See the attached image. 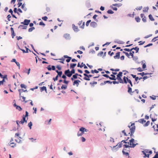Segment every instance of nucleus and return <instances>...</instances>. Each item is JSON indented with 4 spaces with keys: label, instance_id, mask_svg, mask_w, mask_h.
<instances>
[{
    "label": "nucleus",
    "instance_id": "obj_1",
    "mask_svg": "<svg viewBox=\"0 0 158 158\" xmlns=\"http://www.w3.org/2000/svg\"><path fill=\"white\" fill-rule=\"evenodd\" d=\"M128 127L129 128L130 132L128 131L127 130H126V131L127 132V133L128 134H130V136H131L133 135V134L134 133L135 131V123H132L131 126H128Z\"/></svg>",
    "mask_w": 158,
    "mask_h": 158
},
{
    "label": "nucleus",
    "instance_id": "obj_2",
    "mask_svg": "<svg viewBox=\"0 0 158 158\" xmlns=\"http://www.w3.org/2000/svg\"><path fill=\"white\" fill-rule=\"evenodd\" d=\"M120 83L125 84H127L128 83L130 84L131 86H133V85L131 80L129 79L127 77L124 76L123 77V80H122Z\"/></svg>",
    "mask_w": 158,
    "mask_h": 158
},
{
    "label": "nucleus",
    "instance_id": "obj_3",
    "mask_svg": "<svg viewBox=\"0 0 158 158\" xmlns=\"http://www.w3.org/2000/svg\"><path fill=\"white\" fill-rule=\"evenodd\" d=\"M28 113L27 111H26L25 115V116H23V119L19 122V123L23 124L24 122L27 123V120H26V117H28Z\"/></svg>",
    "mask_w": 158,
    "mask_h": 158
},
{
    "label": "nucleus",
    "instance_id": "obj_4",
    "mask_svg": "<svg viewBox=\"0 0 158 158\" xmlns=\"http://www.w3.org/2000/svg\"><path fill=\"white\" fill-rule=\"evenodd\" d=\"M135 140L133 139H131L129 140L130 147L131 148H134L137 143L135 144L134 143Z\"/></svg>",
    "mask_w": 158,
    "mask_h": 158
},
{
    "label": "nucleus",
    "instance_id": "obj_5",
    "mask_svg": "<svg viewBox=\"0 0 158 158\" xmlns=\"http://www.w3.org/2000/svg\"><path fill=\"white\" fill-rule=\"evenodd\" d=\"M123 73L122 72H120L117 75L116 78L117 79L118 81L120 83L122 79L121 77L122 76Z\"/></svg>",
    "mask_w": 158,
    "mask_h": 158
},
{
    "label": "nucleus",
    "instance_id": "obj_6",
    "mask_svg": "<svg viewBox=\"0 0 158 158\" xmlns=\"http://www.w3.org/2000/svg\"><path fill=\"white\" fill-rule=\"evenodd\" d=\"M157 115L155 113L152 114L150 115V118H151L152 122H154L157 119Z\"/></svg>",
    "mask_w": 158,
    "mask_h": 158
},
{
    "label": "nucleus",
    "instance_id": "obj_7",
    "mask_svg": "<svg viewBox=\"0 0 158 158\" xmlns=\"http://www.w3.org/2000/svg\"><path fill=\"white\" fill-rule=\"evenodd\" d=\"M64 74L69 77H70L72 75V74L71 73L69 69H68L65 71V72H64Z\"/></svg>",
    "mask_w": 158,
    "mask_h": 158
},
{
    "label": "nucleus",
    "instance_id": "obj_8",
    "mask_svg": "<svg viewBox=\"0 0 158 158\" xmlns=\"http://www.w3.org/2000/svg\"><path fill=\"white\" fill-rule=\"evenodd\" d=\"M2 78L3 79L2 80L0 81V85H3V84L4 82H5V79L7 80V75H3V77Z\"/></svg>",
    "mask_w": 158,
    "mask_h": 158
},
{
    "label": "nucleus",
    "instance_id": "obj_9",
    "mask_svg": "<svg viewBox=\"0 0 158 158\" xmlns=\"http://www.w3.org/2000/svg\"><path fill=\"white\" fill-rule=\"evenodd\" d=\"M81 82V81L79 80H75L74 81L73 83V85H76L78 86L79 85V83Z\"/></svg>",
    "mask_w": 158,
    "mask_h": 158
},
{
    "label": "nucleus",
    "instance_id": "obj_10",
    "mask_svg": "<svg viewBox=\"0 0 158 158\" xmlns=\"http://www.w3.org/2000/svg\"><path fill=\"white\" fill-rule=\"evenodd\" d=\"M31 21L30 20L25 19L24 21L21 23V24H23L25 25H27Z\"/></svg>",
    "mask_w": 158,
    "mask_h": 158
},
{
    "label": "nucleus",
    "instance_id": "obj_11",
    "mask_svg": "<svg viewBox=\"0 0 158 158\" xmlns=\"http://www.w3.org/2000/svg\"><path fill=\"white\" fill-rule=\"evenodd\" d=\"M51 66L49 65L48 66L47 68L48 69L49 71H51V70H56V68L55 66L52 65V67H50Z\"/></svg>",
    "mask_w": 158,
    "mask_h": 158
},
{
    "label": "nucleus",
    "instance_id": "obj_12",
    "mask_svg": "<svg viewBox=\"0 0 158 158\" xmlns=\"http://www.w3.org/2000/svg\"><path fill=\"white\" fill-rule=\"evenodd\" d=\"M90 25L91 27H92L93 28H95L97 26V24L95 22L93 21L90 23Z\"/></svg>",
    "mask_w": 158,
    "mask_h": 158
},
{
    "label": "nucleus",
    "instance_id": "obj_13",
    "mask_svg": "<svg viewBox=\"0 0 158 158\" xmlns=\"http://www.w3.org/2000/svg\"><path fill=\"white\" fill-rule=\"evenodd\" d=\"M127 88H128V92L130 94H132L133 93L132 92V88L131 87H130L129 85H127Z\"/></svg>",
    "mask_w": 158,
    "mask_h": 158
},
{
    "label": "nucleus",
    "instance_id": "obj_14",
    "mask_svg": "<svg viewBox=\"0 0 158 158\" xmlns=\"http://www.w3.org/2000/svg\"><path fill=\"white\" fill-rule=\"evenodd\" d=\"M115 59H119L120 57V52H118L116 53L115 56L114 57Z\"/></svg>",
    "mask_w": 158,
    "mask_h": 158
},
{
    "label": "nucleus",
    "instance_id": "obj_15",
    "mask_svg": "<svg viewBox=\"0 0 158 158\" xmlns=\"http://www.w3.org/2000/svg\"><path fill=\"white\" fill-rule=\"evenodd\" d=\"M72 27L74 31H75V32H77V31H78L79 30L78 27L76 26L73 24L72 25Z\"/></svg>",
    "mask_w": 158,
    "mask_h": 158
},
{
    "label": "nucleus",
    "instance_id": "obj_16",
    "mask_svg": "<svg viewBox=\"0 0 158 158\" xmlns=\"http://www.w3.org/2000/svg\"><path fill=\"white\" fill-rule=\"evenodd\" d=\"M63 37L66 40H69L70 39V36L69 34H65L63 35Z\"/></svg>",
    "mask_w": 158,
    "mask_h": 158
},
{
    "label": "nucleus",
    "instance_id": "obj_17",
    "mask_svg": "<svg viewBox=\"0 0 158 158\" xmlns=\"http://www.w3.org/2000/svg\"><path fill=\"white\" fill-rule=\"evenodd\" d=\"M16 144L13 142L10 141V145L11 148H15L16 146Z\"/></svg>",
    "mask_w": 158,
    "mask_h": 158
},
{
    "label": "nucleus",
    "instance_id": "obj_18",
    "mask_svg": "<svg viewBox=\"0 0 158 158\" xmlns=\"http://www.w3.org/2000/svg\"><path fill=\"white\" fill-rule=\"evenodd\" d=\"M111 77H110V79L111 80H116L117 79L116 77L114 75H112V74L110 75Z\"/></svg>",
    "mask_w": 158,
    "mask_h": 158
},
{
    "label": "nucleus",
    "instance_id": "obj_19",
    "mask_svg": "<svg viewBox=\"0 0 158 158\" xmlns=\"http://www.w3.org/2000/svg\"><path fill=\"white\" fill-rule=\"evenodd\" d=\"M27 27L23 25H20L18 27L19 28H20L22 29H27Z\"/></svg>",
    "mask_w": 158,
    "mask_h": 158
},
{
    "label": "nucleus",
    "instance_id": "obj_20",
    "mask_svg": "<svg viewBox=\"0 0 158 158\" xmlns=\"http://www.w3.org/2000/svg\"><path fill=\"white\" fill-rule=\"evenodd\" d=\"M79 131L84 133V131H87V130L85 128L82 127L80 128Z\"/></svg>",
    "mask_w": 158,
    "mask_h": 158
},
{
    "label": "nucleus",
    "instance_id": "obj_21",
    "mask_svg": "<svg viewBox=\"0 0 158 158\" xmlns=\"http://www.w3.org/2000/svg\"><path fill=\"white\" fill-rule=\"evenodd\" d=\"M40 90L41 92H42L44 90H45L46 92H47V89L46 87L44 86L42 87H40Z\"/></svg>",
    "mask_w": 158,
    "mask_h": 158
},
{
    "label": "nucleus",
    "instance_id": "obj_22",
    "mask_svg": "<svg viewBox=\"0 0 158 158\" xmlns=\"http://www.w3.org/2000/svg\"><path fill=\"white\" fill-rule=\"evenodd\" d=\"M126 149H123V150L122 152L124 155H126V156H128L129 155V154L128 152H126Z\"/></svg>",
    "mask_w": 158,
    "mask_h": 158
},
{
    "label": "nucleus",
    "instance_id": "obj_23",
    "mask_svg": "<svg viewBox=\"0 0 158 158\" xmlns=\"http://www.w3.org/2000/svg\"><path fill=\"white\" fill-rule=\"evenodd\" d=\"M10 29L12 35V37L13 38L15 36L14 29L13 28L11 27Z\"/></svg>",
    "mask_w": 158,
    "mask_h": 158
},
{
    "label": "nucleus",
    "instance_id": "obj_24",
    "mask_svg": "<svg viewBox=\"0 0 158 158\" xmlns=\"http://www.w3.org/2000/svg\"><path fill=\"white\" fill-rule=\"evenodd\" d=\"M145 122L146 121L144 120V118H141L138 120V122L141 123H143L144 122Z\"/></svg>",
    "mask_w": 158,
    "mask_h": 158
},
{
    "label": "nucleus",
    "instance_id": "obj_25",
    "mask_svg": "<svg viewBox=\"0 0 158 158\" xmlns=\"http://www.w3.org/2000/svg\"><path fill=\"white\" fill-rule=\"evenodd\" d=\"M76 64H71L70 65V68L71 69H74V67L76 65Z\"/></svg>",
    "mask_w": 158,
    "mask_h": 158
},
{
    "label": "nucleus",
    "instance_id": "obj_26",
    "mask_svg": "<svg viewBox=\"0 0 158 158\" xmlns=\"http://www.w3.org/2000/svg\"><path fill=\"white\" fill-rule=\"evenodd\" d=\"M144 61H141V63H142V64H143V69H144L146 68V65L145 63H144Z\"/></svg>",
    "mask_w": 158,
    "mask_h": 158
},
{
    "label": "nucleus",
    "instance_id": "obj_27",
    "mask_svg": "<svg viewBox=\"0 0 158 158\" xmlns=\"http://www.w3.org/2000/svg\"><path fill=\"white\" fill-rule=\"evenodd\" d=\"M148 73H145L144 72L141 73H138V75H141V76L143 77L145 75H147L148 74Z\"/></svg>",
    "mask_w": 158,
    "mask_h": 158
},
{
    "label": "nucleus",
    "instance_id": "obj_28",
    "mask_svg": "<svg viewBox=\"0 0 158 158\" xmlns=\"http://www.w3.org/2000/svg\"><path fill=\"white\" fill-rule=\"evenodd\" d=\"M132 50L134 49L135 50L136 53H138L139 51V48H138L137 47H136L135 48H132Z\"/></svg>",
    "mask_w": 158,
    "mask_h": 158
},
{
    "label": "nucleus",
    "instance_id": "obj_29",
    "mask_svg": "<svg viewBox=\"0 0 158 158\" xmlns=\"http://www.w3.org/2000/svg\"><path fill=\"white\" fill-rule=\"evenodd\" d=\"M148 17L150 20H151V21H154L155 20L154 19H153L152 15L151 14H150L149 15Z\"/></svg>",
    "mask_w": 158,
    "mask_h": 158
},
{
    "label": "nucleus",
    "instance_id": "obj_30",
    "mask_svg": "<svg viewBox=\"0 0 158 158\" xmlns=\"http://www.w3.org/2000/svg\"><path fill=\"white\" fill-rule=\"evenodd\" d=\"M142 152L143 153V154L144 155V157H147L148 158L149 157V154H146L144 151H142Z\"/></svg>",
    "mask_w": 158,
    "mask_h": 158
},
{
    "label": "nucleus",
    "instance_id": "obj_31",
    "mask_svg": "<svg viewBox=\"0 0 158 158\" xmlns=\"http://www.w3.org/2000/svg\"><path fill=\"white\" fill-rule=\"evenodd\" d=\"M67 85H62L61 86V89H67Z\"/></svg>",
    "mask_w": 158,
    "mask_h": 158
},
{
    "label": "nucleus",
    "instance_id": "obj_32",
    "mask_svg": "<svg viewBox=\"0 0 158 158\" xmlns=\"http://www.w3.org/2000/svg\"><path fill=\"white\" fill-rule=\"evenodd\" d=\"M78 74L77 73H76L74 75H73L72 76V77H73V78H74V79H76L77 78V76H78Z\"/></svg>",
    "mask_w": 158,
    "mask_h": 158
},
{
    "label": "nucleus",
    "instance_id": "obj_33",
    "mask_svg": "<svg viewBox=\"0 0 158 158\" xmlns=\"http://www.w3.org/2000/svg\"><path fill=\"white\" fill-rule=\"evenodd\" d=\"M83 67H84V68L85 69H86L88 68L86 66L85 64L83 63H81V68Z\"/></svg>",
    "mask_w": 158,
    "mask_h": 158
},
{
    "label": "nucleus",
    "instance_id": "obj_34",
    "mask_svg": "<svg viewBox=\"0 0 158 158\" xmlns=\"http://www.w3.org/2000/svg\"><path fill=\"white\" fill-rule=\"evenodd\" d=\"M135 19L137 22H139L140 20V19L138 17H135Z\"/></svg>",
    "mask_w": 158,
    "mask_h": 158
},
{
    "label": "nucleus",
    "instance_id": "obj_35",
    "mask_svg": "<svg viewBox=\"0 0 158 158\" xmlns=\"http://www.w3.org/2000/svg\"><path fill=\"white\" fill-rule=\"evenodd\" d=\"M18 91L19 92V97L20 98H21V97H22V96L21 95V94L23 92L22 91V89H18Z\"/></svg>",
    "mask_w": 158,
    "mask_h": 158
},
{
    "label": "nucleus",
    "instance_id": "obj_36",
    "mask_svg": "<svg viewBox=\"0 0 158 158\" xmlns=\"http://www.w3.org/2000/svg\"><path fill=\"white\" fill-rule=\"evenodd\" d=\"M16 108L19 111H21L22 109L21 107L19 106H16Z\"/></svg>",
    "mask_w": 158,
    "mask_h": 158
},
{
    "label": "nucleus",
    "instance_id": "obj_37",
    "mask_svg": "<svg viewBox=\"0 0 158 158\" xmlns=\"http://www.w3.org/2000/svg\"><path fill=\"white\" fill-rule=\"evenodd\" d=\"M83 134V133L81 132V131L80 132V131H79L78 132L77 135L78 136H79L82 135Z\"/></svg>",
    "mask_w": 158,
    "mask_h": 158
},
{
    "label": "nucleus",
    "instance_id": "obj_38",
    "mask_svg": "<svg viewBox=\"0 0 158 158\" xmlns=\"http://www.w3.org/2000/svg\"><path fill=\"white\" fill-rule=\"evenodd\" d=\"M124 50L128 52H131L132 51V48L130 49L128 48H125Z\"/></svg>",
    "mask_w": 158,
    "mask_h": 158
},
{
    "label": "nucleus",
    "instance_id": "obj_39",
    "mask_svg": "<svg viewBox=\"0 0 158 158\" xmlns=\"http://www.w3.org/2000/svg\"><path fill=\"white\" fill-rule=\"evenodd\" d=\"M35 29V28L34 27H32L29 28L28 29V32H32Z\"/></svg>",
    "mask_w": 158,
    "mask_h": 158
},
{
    "label": "nucleus",
    "instance_id": "obj_40",
    "mask_svg": "<svg viewBox=\"0 0 158 158\" xmlns=\"http://www.w3.org/2000/svg\"><path fill=\"white\" fill-rule=\"evenodd\" d=\"M32 126V124L31 122H30L28 124V126L30 128V129H31V127Z\"/></svg>",
    "mask_w": 158,
    "mask_h": 158
},
{
    "label": "nucleus",
    "instance_id": "obj_41",
    "mask_svg": "<svg viewBox=\"0 0 158 158\" xmlns=\"http://www.w3.org/2000/svg\"><path fill=\"white\" fill-rule=\"evenodd\" d=\"M107 13L109 14H112L114 13V12L111 10H110V9L109 10H107Z\"/></svg>",
    "mask_w": 158,
    "mask_h": 158
},
{
    "label": "nucleus",
    "instance_id": "obj_42",
    "mask_svg": "<svg viewBox=\"0 0 158 158\" xmlns=\"http://www.w3.org/2000/svg\"><path fill=\"white\" fill-rule=\"evenodd\" d=\"M97 84V82H96L94 81L93 82H90V84L92 86H94L95 85H96Z\"/></svg>",
    "mask_w": 158,
    "mask_h": 158
},
{
    "label": "nucleus",
    "instance_id": "obj_43",
    "mask_svg": "<svg viewBox=\"0 0 158 158\" xmlns=\"http://www.w3.org/2000/svg\"><path fill=\"white\" fill-rule=\"evenodd\" d=\"M91 20H89L87 21V22H86V24H85L86 26H88L89 25V23L91 22Z\"/></svg>",
    "mask_w": 158,
    "mask_h": 158
},
{
    "label": "nucleus",
    "instance_id": "obj_44",
    "mask_svg": "<svg viewBox=\"0 0 158 158\" xmlns=\"http://www.w3.org/2000/svg\"><path fill=\"white\" fill-rule=\"evenodd\" d=\"M83 75L85 77H89L92 76V75H87L86 74H84Z\"/></svg>",
    "mask_w": 158,
    "mask_h": 158
},
{
    "label": "nucleus",
    "instance_id": "obj_45",
    "mask_svg": "<svg viewBox=\"0 0 158 158\" xmlns=\"http://www.w3.org/2000/svg\"><path fill=\"white\" fill-rule=\"evenodd\" d=\"M136 69L138 71H139V72H142L143 71V69H142L140 67Z\"/></svg>",
    "mask_w": 158,
    "mask_h": 158
},
{
    "label": "nucleus",
    "instance_id": "obj_46",
    "mask_svg": "<svg viewBox=\"0 0 158 158\" xmlns=\"http://www.w3.org/2000/svg\"><path fill=\"white\" fill-rule=\"evenodd\" d=\"M127 144H128V145L124 144L123 145V147H124V148H128L130 147V145H129V143L128 142Z\"/></svg>",
    "mask_w": 158,
    "mask_h": 158
},
{
    "label": "nucleus",
    "instance_id": "obj_47",
    "mask_svg": "<svg viewBox=\"0 0 158 158\" xmlns=\"http://www.w3.org/2000/svg\"><path fill=\"white\" fill-rule=\"evenodd\" d=\"M56 68L58 69L59 70H60L61 69V67L60 66V65H57L56 66Z\"/></svg>",
    "mask_w": 158,
    "mask_h": 158
},
{
    "label": "nucleus",
    "instance_id": "obj_48",
    "mask_svg": "<svg viewBox=\"0 0 158 158\" xmlns=\"http://www.w3.org/2000/svg\"><path fill=\"white\" fill-rule=\"evenodd\" d=\"M123 53L125 54L126 56H127L128 57L130 58V57H129V54L128 52H123Z\"/></svg>",
    "mask_w": 158,
    "mask_h": 158
},
{
    "label": "nucleus",
    "instance_id": "obj_49",
    "mask_svg": "<svg viewBox=\"0 0 158 158\" xmlns=\"http://www.w3.org/2000/svg\"><path fill=\"white\" fill-rule=\"evenodd\" d=\"M107 83H110V84H111L112 83V82H111L109 81H104V84H106Z\"/></svg>",
    "mask_w": 158,
    "mask_h": 158
},
{
    "label": "nucleus",
    "instance_id": "obj_50",
    "mask_svg": "<svg viewBox=\"0 0 158 158\" xmlns=\"http://www.w3.org/2000/svg\"><path fill=\"white\" fill-rule=\"evenodd\" d=\"M72 74H74L75 73V70L74 69H72V70L70 71Z\"/></svg>",
    "mask_w": 158,
    "mask_h": 158
},
{
    "label": "nucleus",
    "instance_id": "obj_51",
    "mask_svg": "<svg viewBox=\"0 0 158 158\" xmlns=\"http://www.w3.org/2000/svg\"><path fill=\"white\" fill-rule=\"evenodd\" d=\"M11 16L10 15H7V19H8V21H10V18H11Z\"/></svg>",
    "mask_w": 158,
    "mask_h": 158
},
{
    "label": "nucleus",
    "instance_id": "obj_52",
    "mask_svg": "<svg viewBox=\"0 0 158 158\" xmlns=\"http://www.w3.org/2000/svg\"><path fill=\"white\" fill-rule=\"evenodd\" d=\"M122 4H114L113 5L114 6H122Z\"/></svg>",
    "mask_w": 158,
    "mask_h": 158
},
{
    "label": "nucleus",
    "instance_id": "obj_53",
    "mask_svg": "<svg viewBox=\"0 0 158 158\" xmlns=\"http://www.w3.org/2000/svg\"><path fill=\"white\" fill-rule=\"evenodd\" d=\"M142 9V6H140L139 7H137L136 9L137 10H141Z\"/></svg>",
    "mask_w": 158,
    "mask_h": 158
},
{
    "label": "nucleus",
    "instance_id": "obj_54",
    "mask_svg": "<svg viewBox=\"0 0 158 158\" xmlns=\"http://www.w3.org/2000/svg\"><path fill=\"white\" fill-rule=\"evenodd\" d=\"M63 83L66 84V85H68L69 83V81H66V79H64V80Z\"/></svg>",
    "mask_w": 158,
    "mask_h": 158
},
{
    "label": "nucleus",
    "instance_id": "obj_55",
    "mask_svg": "<svg viewBox=\"0 0 158 158\" xmlns=\"http://www.w3.org/2000/svg\"><path fill=\"white\" fill-rule=\"evenodd\" d=\"M25 7V4H23L22 5V9H24V10L26 11L27 10V9L26 8H24Z\"/></svg>",
    "mask_w": 158,
    "mask_h": 158
},
{
    "label": "nucleus",
    "instance_id": "obj_56",
    "mask_svg": "<svg viewBox=\"0 0 158 158\" xmlns=\"http://www.w3.org/2000/svg\"><path fill=\"white\" fill-rule=\"evenodd\" d=\"M39 25H43V26H45V24L42 21H40L39 23Z\"/></svg>",
    "mask_w": 158,
    "mask_h": 158
},
{
    "label": "nucleus",
    "instance_id": "obj_57",
    "mask_svg": "<svg viewBox=\"0 0 158 158\" xmlns=\"http://www.w3.org/2000/svg\"><path fill=\"white\" fill-rule=\"evenodd\" d=\"M42 19L44 21H46L48 19V17L47 16H44L42 17Z\"/></svg>",
    "mask_w": 158,
    "mask_h": 158
},
{
    "label": "nucleus",
    "instance_id": "obj_58",
    "mask_svg": "<svg viewBox=\"0 0 158 158\" xmlns=\"http://www.w3.org/2000/svg\"><path fill=\"white\" fill-rule=\"evenodd\" d=\"M71 57H69L68 59L66 60V61L67 63H69L70 62V60L71 59Z\"/></svg>",
    "mask_w": 158,
    "mask_h": 158
},
{
    "label": "nucleus",
    "instance_id": "obj_59",
    "mask_svg": "<svg viewBox=\"0 0 158 158\" xmlns=\"http://www.w3.org/2000/svg\"><path fill=\"white\" fill-rule=\"evenodd\" d=\"M21 87L22 88H24L25 89H26V85L23 84H21Z\"/></svg>",
    "mask_w": 158,
    "mask_h": 158
},
{
    "label": "nucleus",
    "instance_id": "obj_60",
    "mask_svg": "<svg viewBox=\"0 0 158 158\" xmlns=\"http://www.w3.org/2000/svg\"><path fill=\"white\" fill-rule=\"evenodd\" d=\"M142 21H143L144 22H146V18L145 16L142 19Z\"/></svg>",
    "mask_w": 158,
    "mask_h": 158
},
{
    "label": "nucleus",
    "instance_id": "obj_61",
    "mask_svg": "<svg viewBox=\"0 0 158 158\" xmlns=\"http://www.w3.org/2000/svg\"><path fill=\"white\" fill-rule=\"evenodd\" d=\"M148 78V77L147 76H144L143 77V81H144V80L147 79Z\"/></svg>",
    "mask_w": 158,
    "mask_h": 158
},
{
    "label": "nucleus",
    "instance_id": "obj_62",
    "mask_svg": "<svg viewBox=\"0 0 158 158\" xmlns=\"http://www.w3.org/2000/svg\"><path fill=\"white\" fill-rule=\"evenodd\" d=\"M62 74V72L60 71V72L58 73V74L57 75H58V76H59L60 77H61Z\"/></svg>",
    "mask_w": 158,
    "mask_h": 158
},
{
    "label": "nucleus",
    "instance_id": "obj_63",
    "mask_svg": "<svg viewBox=\"0 0 158 158\" xmlns=\"http://www.w3.org/2000/svg\"><path fill=\"white\" fill-rule=\"evenodd\" d=\"M150 124L149 121H148L145 125V126L146 127L148 126Z\"/></svg>",
    "mask_w": 158,
    "mask_h": 158
},
{
    "label": "nucleus",
    "instance_id": "obj_64",
    "mask_svg": "<svg viewBox=\"0 0 158 158\" xmlns=\"http://www.w3.org/2000/svg\"><path fill=\"white\" fill-rule=\"evenodd\" d=\"M152 158H158V152H157L156 154Z\"/></svg>",
    "mask_w": 158,
    "mask_h": 158
}]
</instances>
